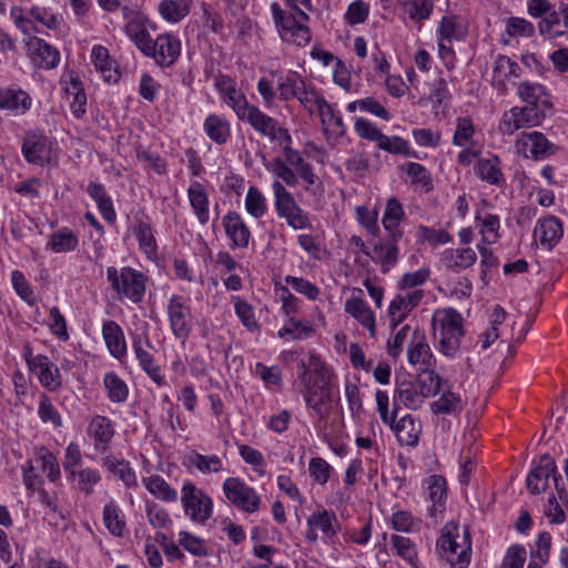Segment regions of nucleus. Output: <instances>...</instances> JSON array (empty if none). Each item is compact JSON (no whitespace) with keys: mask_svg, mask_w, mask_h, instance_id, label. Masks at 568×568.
I'll use <instances>...</instances> for the list:
<instances>
[{"mask_svg":"<svg viewBox=\"0 0 568 568\" xmlns=\"http://www.w3.org/2000/svg\"><path fill=\"white\" fill-rule=\"evenodd\" d=\"M271 11L277 32L284 42L297 47H305L311 42L312 33L305 24L310 17L304 10L293 13L283 10L277 2H273Z\"/></svg>","mask_w":568,"mask_h":568,"instance_id":"1","label":"nucleus"},{"mask_svg":"<svg viewBox=\"0 0 568 568\" xmlns=\"http://www.w3.org/2000/svg\"><path fill=\"white\" fill-rule=\"evenodd\" d=\"M436 546L440 557L452 568H467L469 565L471 542L467 529H464V534L460 536L458 526L454 523H447Z\"/></svg>","mask_w":568,"mask_h":568,"instance_id":"2","label":"nucleus"},{"mask_svg":"<svg viewBox=\"0 0 568 568\" xmlns=\"http://www.w3.org/2000/svg\"><path fill=\"white\" fill-rule=\"evenodd\" d=\"M433 328L439 335V351L445 356L453 357L460 348L464 336L463 317L454 308L438 311L433 317Z\"/></svg>","mask_w":568,"mask_h":568,"instance_id":"3","label":"nucleus"},{"mask_svg":"<svg viewBox=\"0 0 568 568\" xmlns=\"http://www.w3.org/2000/svg\"><path fill=\"white\" fill-rule=\"evenodd\" d=\"M106 278L120 300H129L135 304L143 300L146 277L140 271L129 266L121 268L109 266L106 268Z\"/></svg>","mask_w":568,"mask_h":568,"instance_id":"4","label":"nucleus"},{"mask_svg":"<svg viewBox=\"0 0 568 568\" xmlns=\"http://www.w3.org/2000/svg\"><path fill=\"white\" fill-rule=\"evenodd\" d=\"M274 207L278 217L285 219L288 226L302 230L311 226L308 214L298 206L294 196L285 189L282 182L274 181Z\"/></svg>","mask_w":568,"mask_h":568,"instance_id":"5","label":"nucleus"},{"mask_svg":"<svg viewBox=\"0 0 568 568\" xmlns=\"http://www.w3.org/2000/svg\"><path fill=\"white\" fill-rule=\"evenodd\" d=\"M336 386L332 384L311 383L302 388V395L306 407L312 415L316 417V424L320 426L332 413V403L334 399Z\"/></svg>","mask_w":568,"mask_h":568,"instance_id":"6","label":"nucleus"},{"mask_svg":"<svg viewBox=\"0 0 568 568\" xmlns=\"http://www.w3.org/2000/svg\"><path fill=\"white\" fill-rule=\"evenodd\" d=\"M181 501L186 516L195 523L203 524L212 515V499L190 481L182 487Z\"/></svg>","mask_w":568,"mask_h":568,"instance_id":"7","label":"nucleus"},{"mask_svg":"<svg viewBox=\"0 0 568 568\" xmlns=\"http://www.w3.org/2000/svg\"><path fill=\"white\" fill-rule=\"evenodd\" d=\"M544 118V106L534 104H526L523 108L515 106L503 115L500 130L510 135L519 129L539 125Z\"/></svg>","mask_w":568,"mask_h":568,"instance_id":"8","label":"nucleus"},{"mask_svg":"<svg viewBox=\"0 0 568 568\" xmlns=\"http://www.w3.org/2000/svg\"><path fill=\"white\" fill-rule=\"evenodd\" d=\"M551 476L554 478L556 489L559 496H561V493H565L564 487H559L561 476L560 474H557V466L554 458L548 454H545L540 457L539 464L529 471L526 478L528 490L532 495H539L544 493L548 487V480Z\"/></svg>","mask_w":568,"mask_h":568,"instance_id":"9","label":"nucleus"},{"mask_svg":"<svg viewBox=\"0 0 568 568\" xmlns=\"http://www.w3.org/2000/svg\"><path fill=\"white\" fill-rule=\"evenodd\" d=\"M161 68L172 67L181 55V40L173 33L165 32L152 39L150 50L143 52Z\"/></svg>","mask_w":568,"mask_h":568,"instance_id":"10","label":"nucleus"},{"mask_svg":"<svg viewBox=\"0 0 568 568\" xmlns=\"http://www.w3.org/2000/svg\"><path fill=\"white\" fill-rule=\"evenodd\" d=\"M223 491L232 505L245 513L253 514L260 508L261 499L256 491L240 478H226L223 483Z\"/></svg>","mask_w":568,"mask_h":568,"instance_id":"11","label":"nucleus"},{"mask_svg":"<svg viewBox=\"0 0 568 568\" xmlns=\"http://www.w3.org/2000/svg\"><path fill=\"white\" fill-rule=\"evenodd\" d=\"M168 317L173 335L176 338L186 339L192 329V314L185 297L173 295L169 300Z\"/></svg>","mask_w":568,"mask_h":568,"instance_id":"12","label":"nucleus"},{"mask_svg":"<svg viewBox=\"0 0 568 568\" xmlns=\"http://www.w3.org/2000/svg\"><path fill=\"white\" fill-rule=\"evenodd\" d=\"M28 55L38 68L54 69L60 61L59 51L38 37L24 39Z\"/></svg>","mask_w":568,"mask_h":568,"instance_id":"13","label":"nucleus"},{"mask_svg":"<svg viewBox=\"0 0 568 568\" xmlns=\"http://www.w3.org/2000/svg\"><path fill=\"white\" fill-rule=\"evenodd\" d=\"M307 530L305 538L310 542H316L318 536L317 530L323 535V538H333L338 528L337 517L334 513L327 511L326 509L317 510L311 514L307 518Z\"/></svg>","mask_w":568,"mask_h":568,"instance_id":"14","label":"nucleus"},{"mask_svg":"<svg viewBox=\"0 0 568 568\" xmlns=\"http://www.w3.org/2000/svg\"><path fill=\"white\" fill-rule=\"evenodd\" d=\"M517 149L526 158L544 159L555 153L556 146L540 132H523L517 140Z\"/></svg>","mask_w":568,"mask_h":568,"instance_id":"15","label":"nucleus"},{"mask_svg":"<svg viewBox=\"0 0 568 568\" xmlns=\"http://www.w3.org/2000/svg\"><path fill=\"white\" fill-rule=\"evenodd\" d=\"M50 149L47 136L32 131L26 134L21 152L28 163L43 166L49 159Z\"/></svg>","mask_w":568,"mask_h":568,"instance_id":"16","label":"nucleus"},{"mask_svg":"<svg viewBox=\"0 0 568 568\" xmlns=\"http://www.w3.org/2000/svg\"><path fill=\"white\" fill-rule=\"evenodd\" d=\"M226 103L233 109L235 114L241 121L247 122L253 129L267 121L264 112L257 106L248 103L245 95L239 90H231L230 94L225 97Z\"/></svg>","mask_w":568,"mask_h":568,"instance_id":"17","label":"nucleus"},{"mask_svg":"<svg viewBox=\"0 0 568 568\" xmlns=\"http://www.w3.org/2000/svg\"><path fill=\"white\" fill-rule=\"evenodd\" d=\"M402 237L403 231H395L374 245L372 260L381 263L384 271H388L396 264L399 255L397 243Z\"/></svg>","mask_w":568,"mask_h":568,"instance_id":"18","label":"nucleus"},{"mask_svg":"<svg viewBox=\"0 0 568 568\" xmlns=\"http://www.w3.org/2000/svg\"><path fill=\"white\" fill-rule=\"evenodd\" d=\"M222 225L231 240L232 248H246L250 244L251 231L236 212H229L222 219Z\"/></svg>","mask_w":568,"mask_h":568,"instance_id":"19","label":"nucleus"},{"mask_svg":"<svg viewBox=\"0 0 568 568\" xmlns=\"http://www.w3.org/2000/svg\"><path fill=\"white\" fill-rule=\"evenodd\" d=\"M395 433L400 445L414 447L418 444L422 433L420 420L410 414L405 415L398 422L394 419L393 424H388Z\"/></svg>","mask_w":568,"mask_h":568,"instance_id":"20","label":"nucleus"},{"mask_svg":"<svg viewBox=\"0 0 568 568\" xmlns=\"http://www.w3.org/2000/svg\"><path fill=\"white\" fill-rule=\"evenodd\" d=\"M562 236V225L558 217L549 216L538 220L534 230L535 240L546 247L551 250Z\"/></svg>","mask_w":568,"mask_h":568,"instance_id":"21","label":"nucleus"},{"mask_svg":"<svg viewBox=\"0 0 568 568\" xmlns=\"http://www.w3.org/2000/svg\"><path fill=\"white\" fill-rule=\"evenodd\" d=\"M408 362L412 365L430 367L435 363L434 355L425 334L415 331L407 349Z\"/></svg>","mask_w":568,"mask_h":568,"instance_id":"22","label":"nucleus"},{"mask_svg":"<svg viewBox=\"0 0 568 568\" xmlns=\"http://www.w3.org/2000/svg\"><path fill=\"white\" fill-rule=\"evenodd\" d=\"M29 93L20 88L0 89V109L14 114H24L31 108Z\"/></svg>","mask_w":568,"mask_h":568,"instance_id":"23","label":"nucleus"},{"mask_svg":"<svg viewBox=\"0 0 568 568\" xmlns=\"http://www.w3.org/2000/svg\"><path fill=\"white\" fill-rule=\"evenodd\" d=\"M88 432L93 437L95 450L103 453L114 436L113 423L105 416L97 415L91 419Z\"/></svg>","mask_w":568,"mask_h":568,"instance_id":"24","label":"nucleus"},{"mask_svg":"<svg viewBox=\"0 0 568 568\" xmlns=\"http://www.w3.org/2000/svg\"><path fill=\"white\" fill-rule=\"evenodd\" d=\"M283 155L284 162L294 171H296L300 178L305 181V190H308L312 185L315 184L317 176L314 173L313 166L311 163L304 160L298 150H294L292 146H284Z\"/></svg>","mask_w":568,"mask_h":568,"instance_id":"25","label":"nucleus"},{"mask_svg":"<svg viewBox=\"0 0 568 568\" xmlns=\"http://www.w3.org/2000/svg\"><path fill=\"white\" fill-rule=\"evenodd\" d=\"M102 336L110 354L120 359L126 354V343L121 326L114 321H106L102 326Z\"/></svg>","mask_w":568,"mask_h":568,"instance_id":"26","label":"nucleus"},{"mask_svg":"<svg viewBox=\"0 0 568 568\" xmlns=\"http://www.w3.org/2000/svg\"><path fill=\"white\" fill-rule=\"evenodd\" d=\"M148 18L142 13H135L134 17L125 24L124 31L126 36L134 42L136 48L143 53L150 50L152 37L146 29Z\"/></svg>","mask_w":568,"mask_h":568,"instance_id":"27","label":"nucleus"},{"mask_svg":"<svg viewBox=\"0 0 568 568\" xmlns=\"http://www.w3.org/2000/svg\"><path fill=\"white\" fill-rule=\"evenodd\" d=\"M345 311L367 328L372 337L375 336V315L364 300L359 297L348 298L345 303Z\"/></svg>","mask_w":568,"mask_h":568,"instance_id":"28","label":"nucleus"},{"mask_svg":"<svg viewBox=\"0 0 568 568\" xmlns=\"http://www.w3.org/2000/svg\"><path fill=\"white\" fill-rule=\"evenodd\" d=\"M474 170L475 174L480 180L491 185L500 186L505 183V176L500 168V159L497 155L479 159Z\"/></svg>","mask_w":568,"mask_h":568,"instance_id":"29","label":"nucleus"},{"mask_svg":"<svg viewBox=\"0 0 568 568\" xmlns=\"http://www.w3.org/2000/svg\"><path fill=\"white\" fill-rule=\"evenodd\" d=\"M425 397L420 394L416 384L412 381H403L397 384L394 394V406L398 403L403 404L408 409H418Z\"/></svg>","mask_w":568,"mask_h":568,"instance_id":"30","label":"nucleus"},{"mask_svg":"<svg viewBox=\"0 0 568 568\" xmlns=\"http://www.w3.org/2000/svg\"><path fill=\"white\" fill-rule=\"evenodd\" d=\"M91 58L95 69L101 73L104 81H118L120 75L114 67V62L110 59L106 48L102 45H94L92 48Z\"/></svg>","mask_w":568,"mask_h":568,"instance_id":"31","label":"nucleus"},{"mask_svg":"<svg viewBox=\"0 0 568 568\" xmlns=\"http://www.w3.org/2000/svg\"><path fill=\"white\" fill-rule=\"evenodd\" d=\"M203 129L210 140L216 144H225L231 136L230 122L217 114H210L203 124Z\"/></svg>","mask_w":568,"mask_h":568,"instance_id":"32","label":"nucleus"},{"mask_svg":"<svg viewBox=\"0 0 568 568\" xmlns=\"http://www.w3.org/2000/svg\"><path fill=\"white\" fill-rule=\"evenodd\" d=\"M133 348L143 371L155 384L162 386L164 384V377L161 374L160 366L155 364L153 355L143 347L141 339L133 342Z\"/></svg>","mask_w":568,"mask_h":568,"instance_id":"33","label":"nucleus"},{"mask_svg":"<svg viewBox=\"0 0 568 568\" xmlns=\"http://www.w3.org/2000/svg\"><path fill=\"white\" fill-rule=\"evenodd\" d=\"M191 206L199 219L204 224L209 221V200L203 185L199 182H193L187 191Z\"/></svg>","mask_w":568,"mask_h":568,"instance_id":"34","label":"nucleus"},{"mask_svg":"<svg viewBox=\"0 0 568 568\" xmlns=\"http://www.w3.org/2000/svg\"><path fill=\"white\" fill-rule=\"evenodd\" d=\"M159 13L168 22L176 23L190 13L189 0H162L159 3Z\"/></svg>","mask_w":568,"mask_h":568,"instance_id":"35","label":"nucleus"},{"mask_svg":"<svg viewBox=\"0 0 568 568\" xmlns=\"http://www.w3.org/2000/svg\"><path fill=\"white\" fill-rule=\"evenodd\" d=\"M146 489L158 499L166 503L178 500V491L173 489L160 475H151L143 479Z\"/></svg>","mask_w":568,"mask_h":568,"instance_id":"36","label":"nucleus"},{"mask_svg":"<svg viewBox=\"0 0 568 568\" xmlns=\"http://www.w3.org/2000/svg\"><path fill=\"white\" fill-rule=\"evenodd\" d=\"M78 244L77 234L72 230L63 227L50 236L47 246L55 253H67L74 251Z\"/></svg>","mask_w":568,"mask_h":568,"instance_id":"37","label":"nucleus"},{"mask_svg":"<svg viewBox=\"0 0 568 568\" xmlns=\"http://www.w3.org/2000/svg\"><path fill=\"white\" fill-rule=\"evenodd\" d=\"M265 124H258L254 130L263 136H267L271 141H278L281 145L292 146V136L290 132L277 125V121L265 114Z\"/></svg>","mask_w":568,"mask_h":568,"instance_id":"38","label":"nucleus"},{"mask_svg":"<svg viewBox=\"0 0 568 568\" xmlns=\"http://www.w3.org/2000/svg\"><path fill=\"white\" fill-rule=\"evenodd\" d=\"M442 377L429 367H425L417 375L416 386L425 398L436 396L442 389Z\"/></svg>","mask_w":568,"mask_h":568,"instance_id":"39","label":"nucleus"},{"mask_svg":"<svg viewBox=\"0 0 568 568\" xmlns=\"http://www.w3.org/2000/svg\"><path fill=\"white\" fill-rule=\"evenodd\" d=\"M134 235L143 253L149 258L155 257L158 245L151 225L140 221L134 227Z\"/></svg>","mask_w":568,"mask_h":568,"instance_id":"40","label":"nucleus"},{"mask_svg":"<svg viewBox=\"0 0 568 568\" xmlns=\"http://www.w3.org/2000/svg\"><path fill=\"white\" fill-rule=\"evenodd\" d=\"M318 115L325 133L335 136H343L345 134V125L341 114L336 113L328 102L321 109Z\"/></svg>","mask_w":568,"mask_h":568,"instance_id":"41","label":"nucleus"},{"mask_svg":"<svg viewBox=\"0 0 568 568\" xmlns=\"http://www.w3.org/2000/svg\"><path fill=\"white\" fill-rule=\"evenodd\" d=\"M430 407L434 414H459L464 404L458 394L445 390L437 400L432 403Z\"/></svg>","mask_w":568,"mask_h":568,"instance_id":"42","label":"nucleus"},{"mask_svg":"<svg viewBox=\"0 0 568 568\" xmlns=\"http://www.w3.org/2000/svg\"><path fill=\"white\" fill-rule=\"evenodd\" d=\"M103 524L108 531L114 537H122L125 529V520L120 509L111 501L103 507Z\"/></svg>","mask_w":568,"mask_h":568,"instance_id":"43","label":"nucleus"},{"mask_svg":"<svg viewBox=\"0 0 568 568\" xmlns=\"http://www.w3.org/2000/svg\"><path fill=\"white\" fill-rule=\"evenodd\" d=\"M103 466L126 486L130 487L136 484L135 474L130 467L129 462L119 460L113 456H106L103 458Z\"/></svg>","mask_w":568,"mask_h":568,"instance_id":"44","label":"nucleus"},{"mask_svg":"<svg viewBox=\"0 0 568 568\" xmlns=\"http://www.w3.org/2000/svg\"><path fill=\"white\" fill-rule=\"evenodd\" d=\"M103 384L108 390V397L112 403H123L129 396L128 385L115 373L104 375Z\"/></svg>","mask_w":568,"mask_h":568,"instance_id":"45","label":"nucleus"},{"mask_svg":"<svg viewBox=\"0 0 568 568\" xmlns=\"http://www.w3.org/2000/svg\"><path fill=\"white\" fill-rule=\"evenodd\" d=\"M404 210L399 201L395 197H390L385 207L384 216L382 220L383 226L387 233H394L400 231L398 225L404 217Z\"/></svg>","mask_w":568,"mask_h":568,"instance_id":"46","label":"nucleus"},{"mask_svg":"<svg viewBox=\"0 0 568 568\" xmlns=\"http://www.w3.org/2000/svg\"><path fill=\"white\" fill-rule=\"evenodd\" d=\"M518 94L527 104L548 106L547 100L542 99L546 95L545 88L539 83L521 82L518 85Z\"/></svg>","mask_w":568,"mask_h":568,"instance_id":"47","label":"nucleus"},{"mask_svg":"<svg viewBox=\"0 0 568 568\" xmlns=\"http://www.w3.org/2000/svg\"><path fill=\"white\" fill-rule=\"evenodd\" d=\"M428 497L433 501V511H443L447 491L446 480L444 477L433 475L428 478Z\"/></svg>","mask_w":568,"mask_h":568,"instance_id":"48","label":"nucleus"},{"mask_svg":"<svg viewBox=\"0 0 568 568\" xmlns=\"http://www.w3.org/2000/svg\"><path fill=\"white\" fill-rule=\"evenodd\" d=\"M308 368H311V378L315 385L334 383V374L315 352L308 353Z\"/></svg>","mask_w":568,"mask_h":568,"instance_id":"49","label":"nucleus"},{"mask_svg":"<svg viewBox=\"0 0 568 568\" xmlns=\"http://www.w3.org/2000/svg\"><path fill=\"white\" fill-rule=\"evenodd\" d=\"M560 24H562L560 10L558 9V11H555L551 9L540 20L538 29L541 36L552 40L565 34V30L558 29Z\"/></svg>","mask_w":568,"mask_h":568,"instance_id":"50","label":"nucleus"},{"mask_svg":"<svg viewBox=\"0 0 568 568\" xmlns=\"http://www.w3.org/2000/svg\"><path fill=\"white\" fill-rule=\"evenodd\" d=\"M32 462L47 474L51 483H55L60 479V465L57 457L51 452L41 448L40 454L37 455Z\"/></svg>","mask_w":568,"mask_h":568,"instance_id":"51","label":"nucleus"},{"mask_svg":"<svg viewBox=\"0 0 568 568\" xmlns=\"http://www.w3.org/2000/svg\"><path fill=\"white\" fill-rule=\"evenodd\" d=\"M68 97H72L70 102L71 112L75 118H81L85 113L87 95L82 83L78 79H71L70 87L67 88Z\"/></svg>","mask_w":568,"mask_h":568,"instance_id":"52","label":"nucleus"},{"mask_svg":"<svg viewBox=\"0 0 568 568\" xmlns=\"http://www.w3.org/2000/svg\"><path fill=\"white\" fill-rule=\"evenodd\" d=\"M245 209L255 219H260L266 213V199L256 186L248 187L245 197Z\"/></svg>","mask_w":568,"mask_h":568,"instance_id":"53","label":"nucleus"},{"mask_svg":"<svg viewBox=\"0 0 568 568\" xmlns=\"http://www.w3.org/2000/svg\"><path fill=\"white\" fill-rule=\"evenodd\" d=\"M390 541L396 555L414 567L417 561V551L413 541L399 535H393Z\"/></svg>","mask_w":568,"mask_h":568,"instance_id":"54","label":"nucleus"},{"mask_svg":"<svg viewBox=\"0 0 568 568\" xmlns=\"http://www.w3.org/2000/svg\"><path fill=\"white\" fill-rule=\"evenodd\" d=\"M179 545L196 557H207L210 555L206 541L187 531L179 534Z\"/></svg>","mask_w":568,"mask_h":568,"instance_id":"55","label":"nucleus"},{"mask_svg":"<svg viewBox=\"0 0 568 568\" xmlns=\"http://www.w3.org/2000/svg\"><path fill=\"white\" fill-rule=\"evenodd\" d=\"M189 460L203 474L219 473L222 469V460L216 455H202L193 452L189 456Z\"/></svg>","mask_w":568,"mask_h":568,"instance_id":"56","label":"nucleus"},{"mask_svg":"<svg viewBox=\"0 0 568 568\" xmlns=\"http://www.w3.org/2000/svg\"><path fill=\"white\" fill-rule=\"evenodd\" d=\"M511 59L506 55H499L495 61L493 70V84L499 91H506L507 81L510 79Z\"/></svg>","mask_w":568,"mask_h":568,"instance_id":"57","label":"nucleus"},{"mask_svg":"<svg viewBox=\"0 0 568 568\" xmlns=\"http://www.w3.org/2000/svg\"><path fill=\"white\" fill-rule=\"evenodd\" d=\"M406 172L413 184L420 185L427 193L433 189V181L427 169L416 162H408L406 164Z\"/></svg>","mask_w":568,"mask_h":568,"instance_id":"58","label":"nucleus"},{"mask_svg":"<svg viewBox=\"0 0 568 568\" xmlns=\"http://www.w3.org/2000/svg\"><path fill=\"white\" fill-rule=\"evenodd\" d=\"M267 169L281 180L280 182H282L283 185L296 186L298 184L300 175L290 168L283 159H273L272 164Z\"/></svg>","mask_w":568,"mask_h":568,"instance_id":"59","label":"nucleus"},{"mask_svg":"<svg viewBox=\"0 0 568 568\" xmlns=\"http://www.w3.org/2000/svg\"><path fill=\"white\" fill-rule=\"evenodd\" d=\"M29 16L49 30L57 31L62 23V17L52 13L47 8L34 6L29 10Z\"/></svg>","mask_w":568,"mask_h":568,"instance_id":"60","label":"nucleus"},{"mask_svg":"<svg viewBox=\"0 0 568 568\" xmlns=\"http://www.w3.org/2000/svg\"><path fill=\"white\" fill-rule=\"evenodd\" d=\"M38 414L42 423H51L54 427L62 426L61 415L45 394L40 396Z\"/></svg>","mask_w":568,"mask_h":568,"instance_id":"61","label":"nucleus"},{"mask_svg":"<svg viewBox=\"0 0 568 568\" xmlns=\"http://www.w3.org/2000/svg\"><path fill=\"white\" fill-rule=\"evenodd\" d=\"M439 36L442 40H447L450 42L452 40H460L463 39L464 31L458 22V19L456 16H445L442 18L439 28H438Z\"/></svg>","mask_w":568,"mask_h":568,"instance_id":"62","label":"nucleus"},{"mask_svg":"<svg viewBox=\"0 0 568 568\" xmlns=\"http://www.w3.org/2000/svg\"><path fill=\"white\" fill-rule=\"evenodd\" d=\"M75 478H78V489L85 495L93 493V487L101 480L99 470L87 467L75 470Z\"/></svg>","mask_w":568,"mask_h":568,"instance_id":"63","label":"nucleus"},{"mask_svg":"<svg viewBox=\"0 0 568 568\" xmlns=\"http://www.w3.org/2000/svg\"><path fill=\"white\" fill-rule=\"evenodd\" d=\"M234 301L235 313L241 320L242 324L250 331L257 329L258 323L255 318L253 307L239 296L234 297Z\"/></svg>","mask_w":568,"mask_h":568,"instance_id":"64","label":"nucleus"}]
</instances>
